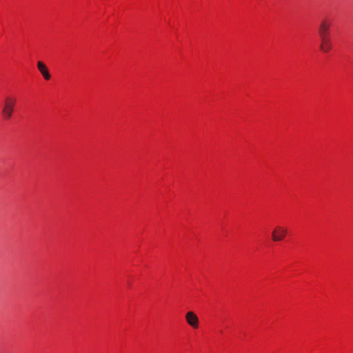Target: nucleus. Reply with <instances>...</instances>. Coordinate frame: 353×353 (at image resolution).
I'll return each mask as SVG.
<instances>
[{"label": "nucleus", "instance_id": "1", "mask_svg": "<svg viewBox=\"0 0 353 353\" xmlns=\"http://www.w3.org/2000/svg\"><path fill=\"white\" fill-rule=\"evenodd\" d=\"M17 99L13 96H7L3 101L1 114L4 121L10 120L14 112Z\"/></svg>", "mask_w": 353, "mask_h": 353}, {"label": "nucleus", "instance_id": "2", "mask_svg": "<svg viewBox=\"0 0 353 353\" xmlns=\"http://www.w3.org/2000/svg\"><path fill=\"white\" fill-rule=\"evenodd\" d=\"M329 23H321L319 32L321 39L320 49L324 52H328L332 48V43L329 38Z\"/></svg>", "mask_w": 353, "mask_h": 353}, {"label": "nucleus", "instance_id": "3", "mask_svg": "<svg viewBox=\"0 0 353 353\" xmlns=\"http://www.w3.org/2000/svg\"><path fill=\"white\" fill-rule=\"evenodd\" d=\"M185 321L187 323L191 326L193 329H197L199 327V321L197 315L192 311L188 312L185 314Z\"/></svg>", "mask_w": 353, "mask_h": 353}, {"label": "nucleus", "instance_id": "4", "mask_svg": "<svg viewBox=\"0 0 353 353\" xmlns=\"http://www.w3.org/2000/svg\"><path fill=\"white\" fill-rule=\"evenodd\" d=\"M37 69L43 76L46 81H49L51 79V74L48 70L47 65L41 61H39L37 63Z\"/></svg>", "mask_w": 353, "mask_h": 353}, {"label": "nucleus", "instance_id": "5", "mask_svg": "<svg viewBox=\"0 0 353 353\" xmlns=\"http://www.w3.org/2000/svg\"><path fill=\"white\" fill-rule=\"evenodd\" d=\"M285 236V230L280 227V226H276L273 232H272V240L274 241H281Z\"/></svg>", "mask_w": 353, "mask_h": 353}]
</instances>
